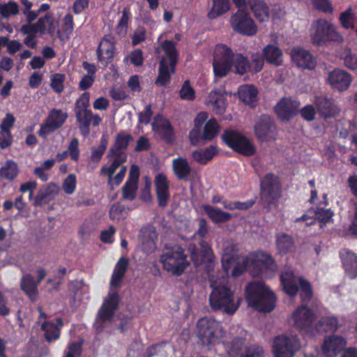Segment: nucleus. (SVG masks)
Returning a JSON list of instances; mask_svg holds the SVG:
<instances>
[{"mask_svg":"<svg viewBox=\"0 0 357 357\" xmlns=\"http://www.w3.org/2000/svg\"><path fill=\"white\" fill-rule=\"evenodd\" d=\"M115 43L114 38L111 36H106L100 40L97 54L98 60L102 64H108L114 58L116 50Z\"/></svg>","mask_w":357,"mask_h":357,"instance_id":"nucleus-21","label":"nucleus"},{"mask_svg":"<svg viewBox=\"0 0 357 357\" xmlns=\"http://www.w3.org/2000/svg\"><path fill=\"white\" fill-rule=\"evenodd\" d=\"M172 169L175 176L179 179H187L191 172V167L188 161L182 157L172 160Z\"/></svg>","mask_w":357,"mask_h":357,"instance_id":"nucleus-35","label":"nucleus"},{"mask_svg":"<svg viewBox=\"0 0 357 357\" xmlns=\"http://www.w3.org/2000/svg\"><path fill=\"white\" fill-rule=\"evenodd\" d=\"M346 346L344 338L337 335L326 337L321 346V354L325 357H335Z\"/></svg>","mask_w":357,"mask_h":357,"instance_id":"nucleus-19","label":"nucleus"},{"mask_svg":"<svg viewBox=\"0 0 357 357\" xmlns=\"http://www.w3.org/2000/svg\"><path fill=\"white\" fill-rule=\"evenodd\" d=\"M338 327L337 319L335 317H326L319 322V331L327 332L333 331Z\"/></svg>","mask_w":357,"mask_h":357,"instance_id":"nucleus-52","label":"nucleus"},{"mask_svg":"<svg viewBox=\"0 0 357 357\" xmlns=\"http://www.w3.org/2000/svg\"><path fill=\"white\" fill-rule=\"evenodd\" d=\"M340 257L346 274L351 278L357 276V256L349 250H342Z\"/></svg>","mask_w":357,"mask_h":357,"instance_id":"nucleus-27","label":"nucleus"},{"mask_svg":"<svg viewBox=\"0 0 357 357\" xmlns=\"http://www.w3.org/2000/svg\"><path fill=\"white\" fill-rule=\"evenodd\" d=\"M107 144L108 140L107 137L102 135L98 146L96 148H93L91 150V158L93 161L98 162L100 160L104 152L106 150Z\"/></svg>","mask_w":357,"mask_h":357,"instance_id":"nucleus-48","label":"nucleus"},{"mask_svg":"<svg viewBox=\"0 0 357 357\" xmlns=\"http://www.w3.org/2000/svg\"><path fill=\"white\" fill-rule=\"evenodd\" d=\"M342 25L346 29H355L357 33V20L350 11H346L341 15Z\"/></svg>","mask_w":357,"mask_h":357,"instance_id":"nucleus-53","label":"nucleus"},{"mask_svg":"<svg viewBox=\"0 0 357 357\" xmlns=\"http://www.w3.org/2000/svg\"><path fill=\"white\" fill-rule=\"evenodd\" d=\"M137 184L130 182H126L123 188V197L124 199L132 200L135 198Z\"/></svg>","mask_w":357,"mask_h":357,"instance_id":"nucleus-57","label":"nucleus"},{"mask_svg":"<svg viewBox=\"0 0 357 357\" xmlns=\"http://www.w3.org/2000/svg\"><path fill=\"white\" fill-rule=\"evenodd\" d=\"M130 19V13L128 10L126 8H124L122 11V15L117 25V32L119 34H124L126 33L129 22Z\"/></svg>","mask_w":357,"mask_h":357,"instance_id":"nucleus-56","label":"nucleus"},{"mask_svg":"<svg viewBox=\"0 0 357 357\" xmlns=\"http://www.w3.org/2000/svg\"><path fill=\"white\" fill-rule=\"evenodd\" d=\"M281 281L284 290L288 295L294 296L296 294L298 283L302 299L308 300L311 297L312 289L310 284L303 278L296 277L291 270L287 269L282 273Z\"/></svg>","mask_w":357,"mask_h":357,"instance_id":"nucleus-9","label":"nucleus"},{"mask_svg":"<svg viewBox=\"0 0 357 357\" xmlns=\"http://www.w3.org/2000/svg\"><path fill=\"white\" fill-rule=\"evenodd\" d=\"M34 27L35 33L48 35L50 38H54L59 33V22L50 15L40 17L34 24Z\"/></svg>","mask_w":357,"mask_h":357,"instance_id":"nucleus-23","label":"nucleus"},{"mask_svg":"<svg viewBox=\"0 0 357 357\" xmlns=\"http://www.w3.org/2000/svg\"><path fill=\"white\" fill-rule=\"evenodd\" d=\"M18 174L17 166L12 160H8L1 168L0 175L6 179H13Z\"/></svg>","mask_w":357,"mask_h":357,"instance_id":"nucleus-46","label":"nucleus"},{"mask_svg":"<svg viewBox=\"0 0 357 357\" xmlns=\"http://www.w3.org/2000/svg\"><path fill=\"white\" fill-rule=\"evenodd\" d=\"M174 72V68L172 71L171 67L169 63H167L166 59H162L160 62V67L158 70V76L155 81L157 85H164L170 79V75Z\"/></svg>","mask_w":357,"mask_h":357,"instance_id":"nucleus-43","label":"nucleus"},{"mask_svg":"<svg viewBox=\"0 0 357 357\" xmlns=\"http://www.w3.org/2000/svg\"><path fill=\"white\" fill-rule=\"evenodd\" d=\"M248 3L259 22H264L268 21L270 11L264 0H248Z\"/></svg>","mask_w":357,"mask_h":357,"instance_id":"nucleus-31","label":"nucleus"},{"mask_svg":"<svg viewBox=\"0 0 357 357\" xmlns=\"http://www.w3.org/2000/svg\"><path fill=\"white\" fill-rule=\"evenodd\" d=\"M222 264L226 275L212 276L211 287L213 291L210 296L212 308L221 310L226 313H234L240 305V299L236 297L228 286V276L241 275L248 270L255 275L264 274L271 277L277 271V266L271 255L259 252L247 257L238 256L234 247L227 244L223 249Z\"/></svg>","mask_w":357,"mask_h":357,"instance_id":"nucleus-1","label":"nucleus"},{"mask_svg":"<svg viewBox=\"0 0 357 357\" xmlns=\"http://www.w3.org/2000/svg\"><path fill=\"white\" fill-rule=\"evenodd\" d=\"M68 152L73 160H77L79 156V141L76 138H73L68 146Z\"/></svg>","mask_w":357,"mask_h":357,"instance_id":"nucleus-60","label":"nucleus"},{"mask_svg":"<svg viewBox=\"0 0 357 357\" xmlns=\"http://www.w3.org/2000/svg\"><path fill=\"white\" fill-rule=\"evenodd\" d=\"M316 105L318 112L324 117L334 116L339 112L333 102L325 98H317Z\"/></svg>","mask_w":357,"mask_h":357,"instance_id":"nucleus-38","label":"nucleus"},{"mask_svg":"<svg viewBox=\"0 0 357 357\" xmlns=\"http://www.w3.org/2000/svg\"><path fill=\"white\" fill-rule=\"evenodd\" d=\"M300 103L290 97L282 98L275 105V112L281 121H289L298 113Z\"/></svg>","mask_w":357,"mask_h":357,"instance_id":"nucleus-17","label":"nucleus"},{"mask_svg":"<svg viewBox=\"0 0 357 357\" xmlns=\"http://www.w3.org/2000/svg\"><path fill=\"white\" fill-rule=\"evenodd\" d=\"M232 29L236 32L252 36L257 33V26L250 15L243 10L238 9L230 19Z\"/></svg>","mask_w":357,"mask_h":357,"instance_id":"nucleus-13","label":"nucleus"},{"mask_svg":"<svg viewBox=\"0 0 357 357\" xmlns=\"http://www.w3.org/2000/svg\"><path fill=\"white\" fill-rule=\"evenodd\" d=\"M340 56L344 59L345 65L351 69L357 68V56L352 54L349 48H344L340 52Z\"/></svg>","mask_w":357,"mask_h":357,"instance_id":"nucleus-51","label":"nucleus"},{"mask_svg":"<svg viewBox=\"0 0 357 357\" xmlns=\"http://www.w3.org/2000/svg\"><path fill=\"white\" fill-rule=\"evenodd\" d=\"M65 79V75L61 73H55L50 76V86L54 91L60 93L63 91Z\"/></svg>","mask_w":357,"mask_h":357,"instance_id":"nucleus-50","label":"nucleus"},{"mask_svg":"<svg viewBox=\"0 0 357 357\" xmlns=\"http://www.w3.org/2000/svg\"><path fill=\"white\" fill-rule=\"evenodd\" d=\"M256 137L261 142H268L276 139L278 129L273 118L261 115L254 126Z\"/></svg>","mask_w":357,"mask_h":357,"instance_id":"nucleus-11","label":"nucleus"},{"mask_svg":"<svg viewBox=\"0 0 357 357\" xmlns=\"http://www.w3.org/2000/svg\"><path fill=\"white\" fill-rule=\"evenodd\" d=\"M38 282L35 281L33 277L30 274L23 275L20 282L21 289L31 301H36L38 298Z\"/></svg>","mask_w":357,"mask_h":357,"instance_id":"nucleus-33","label":"nucleus"},{"mask_svg":"<svg viewBox=\"0 0 357 357\" xmlns=\"http://www.w3.org/2000/svg\"><path fill=\"white\" fill-rule=\"evenodd\" d=\"M222 138L229 148L243 155L250 156L256 152L253 142L239 132L232 130H227Z\"/></svg>","mask_w":357,"mask_h":357,"instance_id":"nucleus-8","label":"nucleus"},{"mask_svg":"<svg viewBox=\"0 0 357 357\" xmlns=\"http://www.w3.org/2000/svg\"><path fill=\"white\" fill-rule=\"evenodd\" d=\"M333 25L326 20L315 21L310 30L312 42L319 46L326 45L328 43V38Z\"/></svg>","mask_w":357,"mask_h":357,"instance_id":"nucleus-16","label":"nucleus"},{"mask_svg":"<svg viewBox=\"0 0 357 357\" xmlns=\"http://www.w3.org/2000/svg\"><path fill=\"white\" fill-rule=\"evenodd\" d=\"M158 234L155 229L152 226H148L141 230L139 235L140 246L142 250L146 253L153 252L156 248Z\"/></svg>","mask_w":357,"mask_h":357,"instance_id":"nucleus-22","label":"nucleus"},{"mask_svg":"<svg viewBox=\"0 0 357 357\" xmlns=\"http://www.w3.org/2000/svg\"><path fill=\"white\" fill-rule=\"evenodd\" d=\"M19 12V6L14 1H9L7 3L0 5V15L3 18H8L12 15H17Z\"/></svg>","mask_w":357,"mask_h":357,"instance_id":"nucleus-49","label":"nucleus"},{"mask_svg":"<svg viewBox=\"0 0 357 357\" xmlns=\"http://www.w3.org/2000/svg\"><path fill=\"white\" fill-rule=\"evenodd\" d=\"M205 104L215 114H222L226 109L225 95L217 90H213L208 93Z\"/></svg>","mask_w":357,"mask_h":357,"instance_id":"nucleus-26","label":"nucleus"},{"mask_svg":"<svg viewBox=\"0 0 357 357\" xmlns=\"http://www.w3.org/2000/svg\"><path fill=\"white\" fill-rule=\"evenodd\" d=\"M261 54L267 63L275 66H280L283 63L282 51L276 44H268L264 46Z\"/></svg>","mask_w":357,"mask_h":357,"instance_id":"nucleus-25","label":"nucleus"},{"mask_svg":"<svg viewBox=\"0 0 357 357\" xmlns=\"http://www.w3.org/2000/svg\"><path fill=\"white\" fill-rule=\"evenodd\" d=\"M120 298L117 292L109 290L98 312L95 324L100 327L105 322L111 320L117 310Z\"/></svg>","mask_w":357,"mask_h":357,"instance_id":"nucleus-12","label":"nucleus"},{"mask_svg":"<svg viewBox=\"0 0 357 357\" xmlns=\"http://www.w3.org/2000/svg\"><path fill=\"white\" fill-rule=\"evenodd\" d=\"M162 48L165 54V56H163L162 59H166L171 67L172 71H173V68L177 62V51L175 44L172 41L166 40L162 44Z\"/></svg>","mask_w":357,"mask_h":357,"instance_id":"nucleus-41","label":"nucleus"},{"mask_svg":"<svg viewBox=\"0 0 357 357\" xmlns=\"http://www.w3.org/2000/svg\"><path fill=\"white\" fill-rule=\"evenodd\" d=\"M327 81L333 89L344 91L350 86L352 77L346 71L336 69L328 73Z\"/></svg>","mask_w":357,"mask_h":357,"instance_id":"nucleus-18","label":"nucleus"},{"mask_svg":"<svg viewBox=\"0 0 357 357\" xmlns=\"http://www.w3.org/2000/svg\"><path fill=\"white\" fill-rule=\"evenodd\" d=\"M207 112H201L194 120L195 128L190 132V142L197 145L200 139L211 141L217 136L220 131V126L217 121L211 118L208 119Z\"/></svg>","mask_w":357,"mask_h":357,"instance_id":"nucleus-4","label":"nucleus"},{"mask_svg":"<svg viewBox=\"0 0 357 357\" xmlns=\"http://www.w3.org/2000/svg\"><path fill=\"white\" fill-rule=\"evenodd\" d=\"M261 188L264 195L278 197L281 189L279 179L273 174H268L261 181Z\"/></svg>","mask_w":357,"mask_h":357,"instance_id":"nucleus-30","label":"nucleus"},{"mask_svg":"<svg viewBox=\"0 0 357 357\" xmlns=\"http://www.w3.org/2000/svg\"><path fill=\"white\" fill-rule=\"evenodd\" d=\"M127 59H130V62L137 66L142 65L144 61L142 52L139 50H135L131 52L128 57L125 58V60Z\"/></svg>","mask_w":357,"mask_h":357,"instance_id":"nucleus-62","label":"nucleus"},{"mask_svg":"<svg viewBox=\"0 0 357 357\" xmlns=\"http://www.w3.org/2000/svg\"><path fill=\"white\" fill-rule=\"evenodd\" d=\"M153 130L161 137L171 142L173 139V129L169 122L163 116H158L153 123Z\"/></svg>","mask_w":357,"mask_h":357,"instance_id":"nucleus-29","label":"nucleus"},{"mask_svg":"<svg viewBox=\"0 0 357 357\" xmlns=\"http://www.w3.org/2000/svg\"><path fill=\"white\" fill-rule=\"evenodd\" d=\"M76 116L79 121H82L84 119V121H89L90 123H92L94 126H98L102 121L98 115H93L92 112L88 109L78 111Z\"/></svg>","mask_w":357,"mask_h":357,"instance_id":"nucleus-47","label":"nucleus"},{"mask_svg":"<svg viewBox=\"0 0 357 357\" xmlns=\"http://www.w3.org/2000/svg\"><path fill=\"white\" fill-rule=\"evenodd\" d=\"M200 246L201 252H197L194 246L189 247L192 260L197 265L205 260H210L212 255V250L208 243L202 242Z\"/></svg>","mask_w":357,"mask_h":357,"instance_id":"nucleus-39","label":"nucleus"},{"mask_svg":"<svg viewBox=\"0 0 357 357\" xmlns=\"http://www.w3.org/2000/svg\"><path fill=\"white\" fill-rule=\"evenodd\" d=\"M310 213H314L315 215V218L310 217L307 214L303 215L301 218L297 219L296 221H299L302 220L303 221H306V224L307 225H312L314 220H318L321 223H328L332 220V217L333 215V213L329 209H319L317 211H311Z\"/></svg>","mask_w":357,"mask_h":357,"instance_id":"nucleus-37","label":"nucleus"},{"mask_svg":"<svg viewBox=\"0 0 357 357\" xmlns=\"http://www.w3.org/2000/svg\"><path fill=\"white\" fill-rule=\"evenodd\" d=\"M77 186L76 176L73 174H69L63 181L62 188L63 191L68 195H72Z\"/></svg>","mask_w":357,"mask_h":357,"instance_id":"nucleus-55","label":"nucleus"},{"mask_svg":"<svg viewBox=\"0 0 357 357\" xmlns=\"http://www.w3.org/2000/svg\"><path fill=\"white\" fill-rule=\"evenodd\" d=\"M276 245L280 253L285 254L293 250L294 243L290 236L281 233L277 236Z\"/></svg>","mask_w":357,"mask_h":357,"instance_id":"nucleus-42","label":"nucleus"},{"mask_svg":"<svg viewBox=\"0 0 357 357\" xmlns=\"http://www.w3.org/2000/svg\"><path fill=\"white\" fill-rule=\"evenodd\" d=\"M201 209L215 223L225 222L231 218L230 213L211 205H202Z\"/></svg>","mask_w":357,"mask_h":357,"instance_id":"nucleus-34","label":"nucleus"},{"mask_svg":"<svg viewBox=\"0 0 357 357\" xmlns=\"http://www.w3.org/2000/svg\"><path fill=\"white\" fill-rule=\"evenodd\" d=\"M292 61L299 68L313 69L316 66L314 58L306 50L300 47H293L290 51Z\"/></svg>","mask_w":357,"mask_h":357,"instance_id":"nucleus-20","label":"nucleus"},{"mask_svg":"<svg viewBox=\"0 0 357 357\" xmlns=\"http://www.w3.org/2000/svg\"><path fill=\"white\" fill-rule=\"evenodd\" d=\"M234 68V72L243 75L249 71L250 63L241 54H234L225 45H217L213 51V69L216 78L227 76Z\"/></svg>","mask_w":357,"mask_h":357,"instance_id":"nucleus-2","label":"nucleus"},{"mask_svg":"<svg viewBox=\"0 0 357 357\" xmlns=\"http://www.w3.org/2000/svg\"><path fill=\"white\" fill-rule=\"evenodd\" d=\"M241 357H265V355L261 347L251 346L245 349Z\"/></svg>","mask_w":357,"mask_h":357,"instance_id":"nucleus-58","label":"nucleus"},{"mask_svg":"<svg viewBox=\"0 0 357 357\" xmlns=\"http://www.w3.org/2000/svg\"><path fill=\"white\" fill-rule=\"evenodd\" d=\"M314 320L315 315L313 312L305 306H301L292 312L289 322L300 331L310 332Z\"/></svg>","mask_w":357,"mask_h":357,"instance_id":"nucleus-14","label":"nucleus"},{"mask_svg":"<svg viewBox=\"0 0 357 357\" xmlns=\"http://www.w3.org/2000/svg\"><path fill=\"white\" fill-rule=\"evenodd\" d=\"M238 96L242 102L248 105L254 106L258 100V91L252 85H243L238 89Z\"/></svg>","mask_w":357,"mask_h":357,"instance_id":"nucleus-36","label":"nucleus"},{"mask_svg":"<svg viewBox=\"0 0 357 357\" xmlns=\"http://www.w3.org/2000/svg\"><path fill=\"white\" fill-rule=\"evenodd\" d=\"M245 291V299L249 307L265 312H269L274 308L275 295L264 284L250 283Z\"/></svg>","mask_w":357,"mask_h":357,"instance_id":"nucleus-3","label":"nucleus"},{"mask_svg":"<svg viewBox=\"0 0 357 357\" xmlns=\"http://www.w3.org/2000/svg\"><path fill=\"white\" fill-rule=\"evenodd\" d=\"M82 352L81 344L71 343L65 351L64 357H79Z\"/></svg>","mask_w":357,"mask_h":357,"instance_id":"nucleus-59","label":"nucleus"},{"mask_svg":"<svg viewBox=\"0 0 357 357\" xmlns=\"http://www.w3.org/2000/svg\"><path fill=\"white\" fill-rule=\"evenodd\" d=\"M123 208L120 205H114L109 211V216L113 220H119L123 217Z\"/></svg>","mask_w":357,"mask_h":357,"instance_id":"nucleus-64","label":"nucleus"},{"mask_svg":"<svg viewBox=\"0 0 357 357\" xmlns=\"http://www.w3.org/2000/svg\"><path fill=\"white\" fill-rule=\"evenodd\" d=\"M128 260L126 258L121 257L114 268L111 280H110V290L120 287L121 282L124 276L126 271L128 267Z\"/></svg>","mask_w":357,"mask_h":357,"instance_id":"nucleus-32","label":"nucleus"},{"mask_svg":"<svg viewBox=\"0 0 357 357\" xmlns=\"http://www.w3.org/2000/svg\"><path fill=\"white\" fill-rule=\"evenodd\" d=\"M126 160V156L123 153H120L112 158L108 164L101 167L100 174L101 176L107 177L108 184L112 188L119 185L123 180L127 168L122 165Z\"/></svg>","mask_w":357,"mask_h":357,"instance_id":"nucleus-7","label":"nucleus"},{"mask_svg":"<svg viewBox=\"0 0 357 357\" xmlns=\"http://www.w3.org/2000/svg\"><path fill=\"white\" fill-rule=\"evenodd\" d=\"M182 100L192 101L195 98V92L190 86L189 81H185L179 91Z\"/></svg>","mask_w":357,"mask_h":357,"instance_id":"nucleus-54","label":"nucleus"},{"mask_svg":"<svg viewBox=\"0 0 357 357\" xmlns=\"http://www.w3.org/2000/svg\"><path fill=\"white\" fill-rule=\"evenodd\" d=\"M300 347L299 340L296 335H280L275 337L273 341V357H293Z\"/></svg>","mask_w":357,"mask_h":357,"instance_id":"nucleus-10","label":"nucleus"},{"mask_svg":"<svg viewBox=\"0 0 357 357\" xmlns=\"http://www.w3.org/2000/svg\"><path fill=\"white\" fill-rule=\"evenodd\" d=\"M314 6L324 13H329L333 11V8L328 0H314Z\"/></svg>","mask_w":357,"mask_h":357,"instance_id":"nucleus-63","label":"nucleus"},{"mask_svg":"<svg viewBox=\"0 0 357 357\" xmlns=\"http://www.w3.org/2000/svg\"><path fill=\"white\" fill-rule=\"evenodd\" d=\"M59 187L54 183H50L42 187L33 199L34 206H41L47 204L56 195L59 193Z\"/></svg>","mask_w":357,"mask_h":357,"instance_id":"nucleus-24","label":"nucleus"},{"mask_svg":"<svg viewBox=\"0 0 357 357\" xmlns=\"http://www.w3.org/2000/svg\"><path fill=\"white\" fill-rule=\"evenodd\" d=\"M131 139L130 135L126 133H119L116 136L115 146L119 149H126Z\"/></svg>","mask_w":357,"mask_h":357,"instance_id":"nucleus-61","label":"nucleus"},{"mask_svg":"<svg viewBox=\"0 0 357 357\" xmlns=\"http://www.w3.org/2000/svg\"><path fill=\"white\" fill-rule=\"evenodd\" d=\"M196 333L204 345L215 344L223 336L220 323L213 318L208 317L202 318L198 321Z\"/></svg>","mask_w":357,"mask_h":357,"instance_id":"nucleus-6","label":"nucleus"},{"mask_svg":"<svg viewBox=\"0 0 357 357\" xmlns=\"http://www.w3.org/2000/svg\"><path fill=\"white\" fill-rule=\"evenodd\" d=\"M160 261L165 271L175 275H181L189 266L186 255L178 245L166 248Z\"/></svg>","mask_w":357,"mask_h":357,"instance_id":"nucleus-5","label":"nucleus"},{"mask_svg":"<svg viewBox=\"0 0 357 357\" xmlns=\"http://www.w3.org/2000/svg\"><path fill=\"white\" fill-rule=\"evenodd\" d=\"M68 117V114L60 109H52L45 122L41 125L38 135L45 138L62 126Z\"/></svg>","mask_w":357,"mask_h":357,"instance_id":"nucleus-15","label":"nucleus"},{"mask_svg":"<svg viewBox=\"0 0 357 357\" xmlns=\"http://www.w3.org/2000/svg\"><path fill=\"white\" fill-rule=\"evenodd\" d=\"M61 326L62 321L60 319H56V324L47 322L43 324L42 328L45 331V335L47 341L56 340L59 337Z\"/></svg>","mask_w":357,"mask_h":357,"instance_id":"nucleus-44","label":"nucleus"},{"mask_svg":"<svg viewBox=\"0 0 357 357\" xmlns=\"http://www.w3.org/2000/svg\"><path fill=\"white\" fill-rule=\"evenodd\" d=\"M213 7L208 13L210 18H216L229 10V0H213Z\"/></svg>","mask_w":357,"mask_h":357,"instance_id":"nucleus-45","label":"nucleus"},{"mask_svg":"<svg viewBox=\"0 0 357 357\" xmlns=\"http://www.w3.org/2000/svg\"><path fill=\"white\" fill-rule=\"evenodd\" d=\"M154 182L159 204L164 206L166 205L169 196L167 178L163 174H158L155 177Z\"/></svg>","mask_w":357,"mask_h":357,"instance_id":"nucleus-28","label":"nucleus"},{"mask_svg":"<svg viewBox=\"0 0 357 357\" xmlns=\"http://www.w3.org/2000/svg\"><path fill=\"white\" fill-rule=\"evenodd\" d=\"M217 152L218 151L215 146H210L205 149H199L192 151L191 156L196 162L200 165H205L214 157Z\"/></svg>","mask_w":357,"mask_h":357,"instance_id":"nucleus-40","label":"nucleus"}]
</instances>
